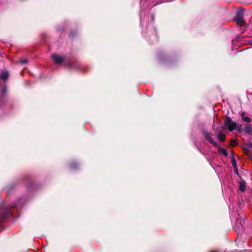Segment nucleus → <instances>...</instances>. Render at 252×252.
Here are the masks:
<instances>
[{
  "label": "nucleus",
  "instance_id": "obj_5",
  "mask_svg": "<svg viewBox=\"0 0 252 252\" xmlns=\"http://www.w3.org/2000/svg\"><path fill=\"white\" fill-rule=\"evenodd\" d=\"M240 190L244 192L246 189V182L244 180H241L239 185Z\"/></svg>",
  "mask_w": 252,
  "mask_h": 252
},
{
  "label": "nucleus",
  "instance_id": "obj_13",
  "mask_svg": "<svg viewBox=\"0 0 252 252\" xmlns=\"http://www.w3.org/2000/svg\"><path fill=\"white\" fill-rule=\"evenodd\" d=\"M236 144H237V142L236 141L233 140V141H231L230 145L231 146H232V147L235 146L236 145Z\"/></svg>",
  "mask_w": 252,
  "mask_h": 252
},
{
  "label": "nucleus",
  "instance_id": "obj_2",
  "mask_svg": "<svg viewBox=\"0 0 252 252\" xmlns=\"http://www.w3.org/2000/svg\"><path fill=\"white\" fill-rule=\"evenodd\" d=\"M243 9H240V10L237 13L236 17L235 18V20L240 25H242L244 23V21L243 20Z\"/></svg>",
  "mask_w": 252,
  "mask_h": 252
},
{
  "label": "nucleus",
  "instance_id": "obj_7",
  "mask_svg": "<svg viewBox=\"0 0 252 252\" xmlns=\"http://www.w3.org/2000/svg\"><path fill=\"white\" fill-rule=\"evenodd\" d=\"M8 76V73L7 71H3L0 74V78L3 80H5Z\"/></svg>",
  "mask_w": 252,
  "mask_h": 252
},
{
  "label": "nucleus",
  "instance_id": "obj_3",
  "mask_svg": "<svg viewBox=\"0 0 252 252\" xmlns=\"http://www.w3.org/2000/svg\"><path fill=\"white\" fill-rule=\"evenodd\" d=\"M52 58L53 61L57 63H61L64 60V58L63 57L57 54H53L52 56Z\"/></svg>",
  "mask_w": 252,
  "mask_h": 252
},
{
  "label": "nucleus",
  "instance_id": "obj_4",
  "mask_svg": "<svg viewBox=\"0 0 252 252\" xmlns=\"http://www.w3.org/2000/svg\"><path fill=\"white\" fill-rule=\"evenodd\" d=\"M204 135L205 138L208 140L211 143H212L214 146L217 147V143L214 140L213 138L211 137V136L207 132H205L204 133Z\"/></svg>",
  "mask_w": 252,
  "mask_h": 252
},
{
  "label": "nucleus",
  "instance_id": "obj_14",
  "mask_svg": "<svg viewBox=\"0 0 252 252\" xmlns=\"http://www.w3.org/2000/svg\"><path fill=\"white\" fill-rule=\"evenodd\" d=\"M27 62V61L26 59H22L20 60V63L22 64L25 63Z\"/></svg>",
  "mask_w": 252,
  "mask_h": 252
},
{
  "label": "nucleus",
  "instance_id": "obj_12",
  "mask_svg": "<svg viewBox=\"0 0 252 252\" xmlns=\"http://www.w3.org/2000/svg\"><path fill=\"white\" fill-rule=\"evenodd\" d=\"M251 129L252 127L251 125H248V126H246L245 130L247 132L250 133L251 132Z\"/></svg>",
  "mask_w": 252,
  "mask_h": 252
},
{
  "label": "nucleus",
  "instance_id": "obj_6",
  "mask_svg": "<svg viewBox=\"0 0 252 252\" xmlns=\"http://www.w3.org/2000/svg\"><path fill=\"white\" fill-rule=\"evenodd\" d=\"M241 116L242 120L244 122L249 123L251 121V119L249 117L246 116V114L245 112H242L241 114Z\"/></svg>",
  "mask_w": 252,
  "mask_h": 252
},
{
  "label": "nucleus",
  "instance_id": "obj_15",
  "mask_svg": "<svg viewBox=\"0 0 252 252\" xmlns=\"http://www.w3.org/2000/svg\"><path fill=\"white\" fill-rule=\"evenodd\" d=\"M211 252H215V251H211Z\"/></svg>",
  "mask_w": 252,
  "mask_h": 252
},
{
  "label": "nucleus",
  "instance_id": "obj_8",
  "mask_svg": "<svg viewBox=\"0 0 252 252\" xmlns=\"http://www.w3.org/2000/svg\"><path fill=\"white\" fill-rule=\"evenodd\" d=\"M232 163L233 164V166L234 168V170L235 171V172L237 174H238V170L236 166V161L234 159H232Z\"/></svg>",
  "mask_w": 252,
  "mask_h": 252
},
{
  "label": "nucleus",
  "instance_id": "obj_11",
  "mask_svg": "<svg viewBox=\"0 0 252 252\" xmlns=\"http://www.w3.org/2000/svg\"><path fill=\"white\" fill-rule=\"evenodd\" d=\"M6 217V215L2 213V210H0V221L4 219Z\"/></svg>",
  "mask_w": 252,
  "mask_h": 252
},
{
  "label": "nucleus",
  "instance_id": "obj_1",
  "mask_svg": "<svg viewBox=\"0 0 252 252\" xmlns=\"http://www.w3.org/2000/svg\"><path fill=\"white\" fill-rule=\"evenodd\" d=\"M241 125L237 126L236 123L232 121L230 117H227L224 122V128L227 129L230 131L237 129L240 130Z\"/></svg>",
  "mask_w": 252,
  "mask_h": 252
},
{
  "label": "nucleus",
  "instance_id": "obj_9",
  "mask_svg": "<svg viewBox=\"0 0 252 252\" xmlns=\"http://www.w3.org/2000/svg\"><path fill=\"white\" fill-rule=\"evenodd\" d=\"M219 152L220 153H222V154H223L225 156H227L228 154L227 153V151H226V149H225L224 148H221V147H219Z\"/></svg>",
  "mask_w": 252,
  "mask_h": 252
},
{
  "label": "nucleus",
  "instance_id": "obj_10",
  "mask_svg": "<svg viewBox=\"0 0 252 252\" xmlns=\"http://www.w3.org/2000/svg\"><path fill=\"white\" fill-rule=\"evenodd\" d=\"M218 138L220 141H223L225 140V135L223 134L220 133L218 135Z\"/></svg>",
  "mask_w": 252,
  "mask_h": 252
}]
</instances>
